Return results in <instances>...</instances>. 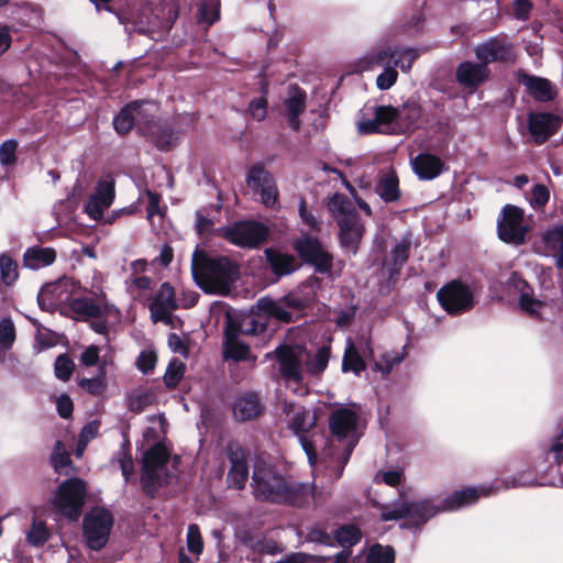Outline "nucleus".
Returning a JSON list of instances; mask_svg holds the SVG:
<instances>
[{
  "label": "nucleus",
  "mask_w": 563,
  "mask_h": 563,
  "mask_svg": "<svg viewBox=\"0 0 563 563\" xmlns=\"http://www.w3.org/2000/svg\"><path fill=\"white\" fill-rule=\"evenodd\" d=\"M18 142L13 139L5 140L0 145V164L2 166H12L16 162Z\"/></svg>",
  "instance_id": "6e6d98bb"
},
{
  "label": "nucleus",
  "mask_w": 563,
  "mask_h": 563,
  "mask_svg": "<svg viewBox=\"0 0 563 563\" xmlns=\"http://www.w3.org/2000/svg\"><path fill=\"white\" fill-rule=\"evenodd\" d=\"M264 410V404L256 393L247 391L239 396L233 404V416L239 421L257 418Z\"/></svg>",
  "instance_id": "393cba45"
},
{
  "label": "nucleus",
  "mask_w": 563,
  "mask_h": 563,
  "mask_svg": "<svg viewBox=\"0 0 563 563\" xmlns=\"http://www.w3.org/2000/svg\"><path fill=\"white\" fill-rule=\"evenodd\" d=\"M411 239L409 235L402 236L393 249L391 256L395 265H402L408 260Z\"/></svg>",
  "instance_id": "bf43d9fd"
},
{
  "label": "nucleus",
  "mask_w": 563,
  "mask_h": 563,
  "mask_svg": "<svg viewBox=\"0 0 563 563\" xmlns=\"http://www.w3.org/2000/svg\"><path fill=\"white\" fill-rule=\"evenodd\" d=\"M338 224L340 227V240L342 245L351 249L353 253H355L357 244L360 243L364 233V227L357 214L350 217V219L346 221L340 222Z\"/></svg>",
  "instance_id": "2f4dec72"
},
{
  "label": "nucleus",
  "mask_w": 563,
  "mask_h": 563,
  "mask_svg": "<svg viewBox=\"0 0 563 563\" xmlns=\"http://www.w3.org/2000/svg\"><path fill=\"white\" fill-rule=\"evenodd\" d=\"M224 356L234 361H246L254 364L256 356L252 355L246 344L242 343L230 331L227 332V340L224 343Z\"/></svg>",
  "instance_id": "f704fd0d"
},
{
  "label": "nucleus",
  "mask_w": 563,
  "mask_h": 563,
  "mask_svg": "<svg viewBox=\"0 0 563 563\" xmlns=\"http://www.w3.org/2000/svg\"><path fill=\"white\" fill-rule=\"evenodd\" d=\"M231 467L228 473V483L231 487L242 489L249 478V466L244 451L236 444L227 448Z\"/></svg>",
  "instance_id": "4be33fe9"
},
{
  "label": "nucleus",
  "mask_w": 563,
  "mask_h": 563,
  "mask_svg": "<svg viewBox=\"0 0 563 563\" xmlns=\"http://www.w3.org/2000/svg\"><path fill=\"white\" fill-rule=\"evenodd\" d=\"M49 537V532L43 521L34 520L31 529L26 532V541L33 547L43 545Z\"/></svg>",
  "instance_id": "3c124183"
},
{
  "label": "nucleus",
  "mask_w": 563,
  "mask_h": 563,
  "mask_svg": "<svg viewBox=\"0 0 563 563\" xmlns=\"http://www.w3.org/2000/svg\"><path fill=\"white\" fill-rule=\"evenodd\" d=\"M74 362L66 354H60L55 361V376L63 382H67L74 372Z\"/></svg>",
  "instance_id": "13d9d810"
},
{
  "label": "nucleus",
  "mask_w": 563,
  "mask_h": 563,
  "mask_svg": "<svg viewBox=\"0 0 563 563\" xmlns=\"http://www.w3.org/2000/svg\"><path fill=\"white\" fill-rule=\"evenodd\" d=\"M510 292L518 295L519 309L533 318H542L551 309L547 300L536 297L531 286L517 273H511L507 283Z\"/></svg>",
  "instance_id": "ddd939ff"
},
{
  "label": "nucleus",
  "mask_w": 563,
  "mask_h": 563,
  "mask_svg": "<svg viewBox=\"0 0 563 563\" xmlns=\"http://www.w3.org/2000/svg\"><path fill=\"white\" fill-rule=\"evenodd\" d=\"M361 531L354 525H346L339 528L335 532V538L343 550H347L361 540Z\"/></svg>",
  "instance_id": "09e8293b"
},
{
  "label": "nucleus",
  "mask_w": 563,
  "mask_h": 563,
  "mask_svg": "<svg viewBox=\"0 0 563 563\" xmlns=\"http://www.w3.org/2000/svg\"><path fill=\"white\" fill-rule=\"evenodd\" d=\"M260 308L266 313L280 321L288 322L291 320V309H299L303 306L300 299L292 296H287L280 300L261 299L258 301Z\"/></svg>",
  "instance_id": "5701e85b"
},
{
  "label": "nucleus",
  "mask_w": 563,
  "mask_h": 563,
  "mask_svg": "<svg viewBox=\"0 0 563 563\" xmlns=\"http://www.w3.org/2000/svg\"><path fill=\"white\" fill-rule=\"evenodd\" d=\"M421 117V110L416 103H406L397 108V128L400 133L413 131L418 126Z\"/></svg>",
  "instance_id": "c9c22d12"
},
{
  "label": "nucleus",
  "mask_w": 563,
  "mask_h": 563,
  "mask_svg": "<svg viewBox=\"0 0 563 563\" xmlns=\"http://www.w3.org/2000/svg\"><path fill=\"white\" fill-rule=\"evenodd\" d=\"M172 27L170 19H159L155 15L154 20H150L145 25L142 21L134 23V31L150 35L155 41H161Z\"/></svg>",
  "instance_id": "58836bf2"
},
{
  "label": "nucleus",
  "mask_w": 563,
  "mask_h": 563,
  "mask_svg": "<svg viewBox=\"0 0 563 563\" xmlns=\"http://www.w3.org/2000/svg\"><path fill=\"white\" fill-rule=\"evenodd\" d=\"M266 329V319L261 314H244L241 318L239 331L246 335H257Z\"/></svg>",
  "instance_id": "c03bdc74"
},
{
  "label": "nucleus",
  "mask_w": 563,
  "mask_h": 563,
  "mask_svg": "<svg viewBox=\"0 0 563 563\" xmlns=\"http://www.w3.org/2000/svg\"><path fill=\"white\" fill-rule=\"evenodd\" d=\"M156 363H157V355H156L155 351L147 349V350L141 351V353L136 357L135 366L137 367V369L140 372H142L143 374L146 375L155 368Z\"/></svg>",
  "instance_id": "4d7b16f0"
},
{
  "label": "nucleus",
  "mask_w": 563,
  "mask_h": 563,
  "mask_svg": "<svg viewBox=\"0 0 563 563\" xmlns=\"http://www.w3.org/2000/svg\"><path fill=\"white\" fill-rule=\"evenodd\" d=\"M329 362V350L322 347L317 351L316 354L310 355L307 351V358H305L303 364L306 365V372L312 375L320 374L323 372Z\"/></svg>",
  "instance_id": "49530a36"
},
{
  "label": "nucleus",
  "mask_w": 563,
  "mask_h": 563,
  "mask_svg": "<svg viewBox=\"0 0 563 563\" xmlns=\"http://www.w3.org/2000/svg\"><path fill=\"white\" fill-rule=\"evenodd\" d=\"M375 191L385 202H394L400 198L398 177L391 167L379 170Z\"/></svg>",
  "instance_id": "cd10ccee"
},
{
  "label": "nucleus",
  "mask_w": 563,
  "mask_h": 563,
  "mask_svg": "<svg viewBox=\"0 0 563 563\" xmlns=\"http://www.w3.org/2000/svg\"><path fill=\"white\" fill-rule=\"evenodd\" d=\"M56 260V251L53 247L32 246L23 254V265L36 271L52 265Z\"/></svg>",
  "instance_id": "7c9ffc66"
},
{
  "label": "nucleus",
  "mask_w": 563,
  "mask_h": 563,
  "mask_svg": "<svg viewBox=\"0 0 563 563\" xmlns=\"http://www.w3.org/2000/svg\"><path fill=\"white\" fill-rule=\"evenodd\" d=\"M490 489L492 488L487 486H478L456 490L452 495L442 500V509L444 511H453L462 507L472 505L476 503L479 497L488 496Z\"/></svg>",
  "instance_id": "a878e982"
},
{
  "label": "nucleus",
  "mask_w": 563,
  "mask_h": 563,
  "mask_svg": "<svg viewBox=\"0 0 563 563\" xmlns=\"http://www.w3.org/2000/svg\"><path fill=\"white\" fill-rule=\"evenodd\" d=\"M549 190L544 185H534L531 189L529 202L533 208H541L549 201Z\"/></svg>",
  "instance_id": "e2e57ef3"
},
{
  "label": "nucleus",
  "mask_w": 563,
  "mask_h": 563,
  "mask_svg": "<svg viewBox=\"0 0 563 563\" xmlns=\"http://www.w3.org/2000/svg\"><path fill=\"white\" fill-rule=\"evenodd\" d=\"M373 350L368 341H364L360 347L349 341L342 361L343 372H353L356 376L365 369V356H372Z\"/></svg>",
  "instance_id": "b1692460"
},
{
  "label": "nucleus",
  "mask_w": 563,
  "mask_h": 563,
  "mask_svg": "<svg viewBox=\"0 0 563 563\" xmlns=\"http://www.w3.org/2000/svg\"><path fill=\"white\" fill-rule=\"evenodd\" d=\"M137 102H131L126 104L113 119L114 130L123 135L130 132L136 126V117L133 113V109L136 108Z\"/></svg>",
  "instance_id": "a19ab883"
},
{
  "label": "nucleus",
  "mask_w": 563,
  "mask_h": 563,
  "mask_svg": "<svg viewBox=\"0 0 563 563\" xmlns=\"http://www.w3.org/2000/svg\"><path fill=\"white\" fill-rule=\"evenodd\" d=\"M379 510L383 521L407 518L415 525H423L438 512L444 511L442 509V501L440 504L430 499L408 501L404 499L402 494H400V498L397 501L391 505H383L379 507Z\"/></svg>",
  "instance_id": "39448f33"
},
{
  "label": "nucleus",
  "mask_w": 563,
  "mask_h": 563,
  "mask_svg": "<svg viewBox=\"0 0 563 563\" xmlns=\"http://www.w3.org/2000/svg\"><path fill=\"white\" fill-rule=\"evenodd\" d=\"M191 272L199 287L209 294L227 295L238 278L236 265L225 256H207L196 250Z\"/></svg>",
  "instance_id": "f03ea898"
},
{
  "label": "nucleus",
  "mask_w": 563,
  "mask_h": 563,
  "mask_svg": "<svg viewBox=\"0 0 563 563\" xmlns=\"http://www.w3.org/2000/svg\"><path fill=\"white\" fill-rule=\"evenodd\" d=\"M356 423L357 415L350 408L334 410L329 419L332 434L336 437L339 441H345V460L349 459L358 440Z\"/></svg>",
  "instance_id": "2eb2a0df"
},
{
  "label": "nucleus",
  "mask_w": 563,
  "mask_h": 563,
  "mask_svg": "<svg viewBox=\"0 0 563 563\" xmlns=\"http://www.w3.org/2000/svg\"><path fill=\"white\" fill-rule=\"evenodd\" d=\"M246 183L250 188L257 191L262 202L266 207H275L277 205L278 191L273 176L260 166L250 169Z\"/></svg>",
  "instance_id": "a211bd4d"
},
{
  "label": "nucleus",
  "mask_w": 563,
  "mask_h": 563,
  "mask_svg": "<svg viewBox=\"0 0 563 563\" xmlns=\"http://www.w3.org/2000/svg\"><path fill=\"white\" fill-rule=\"evenodd\" d=\"M155 401V395L150 389H136L132 391L128 399L126 405L131 411L141 412L150 407Z\"/></svg>",
  "instance_id": "37998d69"
},
{
  "label": "nucleus",
  "mask_w": 563,
  "mask_h": 563,
  "mask_svg": "<svg viewBox=\"0 0 563 563\" xmlns=\"http://www.w3.org/2000/svg\"><path fill=\"white\" fill-rule=\"evenodd\" d=\"M128 289L134 296L140 299L144 291L150 290L152 286V278L147 276H134L128 282Z\"/></svg>",
  "instance_id": "052dcab7"
},
{
  "label": "nucleus",
  "mask_w": 563,
  "mask_h": 563,
  "mask_svg": "<svg viewBox=\"0 0 563 563\" xmlns=\"http://www.w3.org/2000/svg\"><path fill=\"white\" fill-rule=\"evenodd\" d=\"M265 255L276 275H287L297 268V262L292 255L280 253L272 249L266 250Z\"/></svg>",
  "instance_id": "e433bc0d"
},
{
  "label": "nucleus",
  "mask_w": 563,
  "mask_h": 563,
  "mask_svg": "<svg viewBox=\"0 0 563 563\" xmlns=\"http://www.w3.org/2000/svg\"><path fill=\"white\" fill-rule=\"evenodd\" d=\"M220 18V0H201L198 9V21L207 25L213 24Z\"/></svg>",
  "instance_id": "a18cd8bd"
},
{
  "label": "nucleus",
  "mask_w": 563,
  "mask_h": 563,
  "mask_svg": "<svg viewBox=\"0 0 563 563\" xmlns=\"http://www.w3.org/2000/svg\"><path fill=\"white\" fill-rule=\"evenodd\" d=\"M177 308L174 288L168 283L161 285L159 289L151 297L148 303L151 319L154 323H169L172 314Z\"/></svg>",
  "instance_id": "dca6fc26"
},
{
  "label": "nucleus",
  "mask_w": 563,
  "mask_h": 563,
  "mask_svg": "<svg viewBox=\"0 0 563 563\" xmlns=\"http://www.w3.org/2000/svg\"><path fill=\"white\" fill-rule=\"evenodd\" d=\"M411 165L419 179L431 180L442 173L444 163L435 155L422 153L411 161Z\"/></svg>",
  "instance_id": "c85d7f7f"
},
{
  "label": "nucleus",
  "mask_w": 563,
  "mask_h": 563,
  "mask_svg": "<svg viewBox=\"0 0 563 563\" xmlns=\"http://www.w3.org/2000/svg\"><path fill=\"white\" fill-rule=\"evenodd\" d=\"M137 106L133 109V113L136 117V128L143 134H154V120L158 111V107L155 102L151 101H136Z\"/></svg>",
  "instance_id": "473e14b6"
},
{
  "label": "nucleus",
  "mask_w": 563,
  "mask_h": 563,
  "mask_svg": "<svg viewBox=\"0 0 563 563\" xmlns=\"http://www.w3.org/2000/svg\"><path fill=\"white\" fill-rule=\"evenodd\" d=\"M0 273L2 282L10 286L19 277L16 263L8 255H0Z\"/></svg>",
  "instance_id": "603ef678"
},
{
  "label": "nucleus",
  "mask_w": 563,
  "mask_h": 563,
  "mask_svg": "<svg viewBox=\"0 0 563 563\" xmlns=\"http://www.w3.org/2000/svg\"><path fill=\"white\" fill-rule=\"evenodd\" d=\"M114 200V181L111 178L102 179L98 183L95 194H92L86 203V212L93 220L101 219L104 211Z\"/></svg>",
  "instance_id": "aec40b11"
},
{
  "label": "nucleus",
  "mask_w": 563,
  "mask_h": 563,
  "mask_svg": "<svg viewBox=\"0 0 563 563\" xmlns=\"http://www.w3.org/2000/svg\"><path fill=\"white\" fill-rule=\"evenodd\" d=\"M489 70L482 62H463L456 69V79L466 88H476L488 77Z\"/></svg>",
  "instance_id": "bb28decb"
},
{
  "label": "nucleus",
  "mask_w": 563,
  "mask_h": 563,
  "mask_svg": "<svg viewBox=\"0 0 563 563\" xmlns=\"http://www.w3.org/2000/svg\"><path fill=\"white\" fill-rule=\"evenodd\" d=\"M187 547L191 553L200 554L203 550V541L197 525H190L187 531Z\"/></svg>",
  "instance_id": "680f3d73"
},
{
  "label": "nucleus",
  "mask_w": 563,
  "mask_h": 563,
  "mask_svg": "<svg viewBox=\"0 0 563 563\" xmlns=\"http://www.w3.org/2000/svg\"><path fill=\"white\" fill-rule=\"evenodd\" d=\"M562 121L560 115L550 112L529 113L528 130L531 142L536 144L544 143L550 136L558 132Z\"/></svg>",
  "instance_id": "f3484780"
},
{
  "label": "nucleus",
  "mask_w": 563,
  "mask_h": 563,
  "mask_svg": "<svg viewBox=\"0 0 563 563\" xmlns=\"http://www.w3.org/2000/svg\"><path fill=\"white\" fill-rule=\"evenodd\" d=\"M284 412L288 421L289 428L299 437L300 444L308 457L309 464L317 463V451L314 444L305 437L312 427H314L317 418L313 412L305 407L297 406L292 402H285Z\"/></svg>",
  "instance_id": "1a4fd4ad"
},
{
  "label": "nucleus",
  "mask_w": 563,
  "mask_h": 563,
  "mask_svg": "<svg viewBox=\"0 0 563 563\" xmlns=\"http://www.w3.org/2000/svg\"><path fill=\"white\" fill-rule=\"evenodd\" d=\"M380 126H386L390 130H382L385 134H399L397 128V108L391 106H379L374 109Z\"/></svg>",
  "instance_id": "79ce46f5"
},
{
  "label": "nucleus",
  "mask_w": 563,
  "mask_h": 563,
  "mask_svg": "<svg viewBox=\"0 0 563 563\" xmlns=\"http://www.w3.org/2000/svg\"><path fill=\"white\" fill-rule=\"evenodd\" d=\"M185 364L181 361H170L163 377L165 385L169 388L176 387L185 374Z\"/></svg>",
  "instance_id": "864d4df0"
},
{
  "label": "nucleus",
  "mask_w": 563,
  "mask_h": 563,
  "mask_svg": "<svg viewBox=\"0 0 563 563\" xmlns=\"http://www.w3.org/2000/svg\"><path fill=\"white\" fill-rule=\"evenodd\" d=\"M279 373L288 388L294 394L306 395L307 385L303 383V362L307 350L300 345H283L275 351Z\"/></svg>",
  "instance_id": "20e7f679"
},
{
  "label": "nucleus",
  "mask_w": 563,
  "mask_h": 563,
  "mask_svg": "<svg viewBox=\"0 0 563 563\" xmlns=\"http://www.w3.org/2000/svg\"><path fill=\"white\" fill-rule=\"evenodd\" d=\"M404 473L401 468L383 470L376 474V482H383L389 486H397L401 483Z\"/></svg>",
  "instance_id": "0e129e2a"
},
{
  "label": "nucleus",
  "mask_w": 563,
  "mask_h": 563,
  "mask_svg": "<svg viewBox=\"0 0 563 563\" xmlns=\"http://www.w3.org/2000/svg\"><path fill=\"white\" fill-rule=\"evenodd\" d=\"M437 298L441 307L450 314L464 313L474 306L471 288L459 280H452L441 287Z\"/></svg>",
  "instance_id": "4468645a"
},
{
  "label": "nucleus",
  "mask_w": 563,
  "mask_h": 563,
  "mask_svg": "<svg viewBox=\"0 0 563 563\" xmlns=\"http://www.w3.org/2000/svg\"><path fill=\"white\" fill-rule=\"evenodd\" d=\"M113 526L112 514L104 508L96 507L84 518V536L91 550L102 549Z\"/></svg>",
  "instance_id": "9d476101"
},
{
  "label": "nucleus",
  "mask_w": 563,
  "mask_h": 563,
  "mask_svg": "<svg viewBox=\"0 0 563 563\" xmlns=\"http://www.w3.org/2000/svg\"><path fill=\"white\" fill-rule=\"evenodd\" d=\"M267 234V228L257 221H241L221 229V235L227 241L244 249L260 246Z\"/></svg>",
  "instance_id": "9b49d317"
},
{
  "label": "nucleus",
  "mask_w": 563,
  "mask_h": 563,
  "mask_svg": "<svg viewBox=\"0 0 563 563\" xmlns=\"http://www.w3.org/2000/svg\"><path fill=\"white\" fill-rule=\"evenodd\" d=\"M327 207L338 223L356 216L351 201L343 194H334L329 199Z\"/></svg>",
  "instance_id": "4c0bfd02"
},
{
  "label": "nucleus",
  "mask_w": 563,
  "mask_h": 563,
  "mask_svg": "<svg viewBox=\"0 0 563 563\" xmlns=\"http://www.w3.org/2000/svg\"><path fill=\"white\" fill-rule=\"evenodd\" d=\"M251 485L254 497L258 500L299 507L316 503L313 485L287 479L263 460H257L254 464Z\"/></svg>",
  "instance_id": "f257e3e1"
},
{
  "label": "nucleus",
  "mask_w": 563,
  "mask_h": 563,
  "mask_svg": "<svg viewBox=\"0 0 563 563\" xmlns=\"http://www.w3.org/2000/svg\"><path fill=\"white\" fill-rule=\"evenodd\" d=\"M357 129L361 134L382 133V130H389L386 126H380L376 114L373 118H362L357 122Z\"/></svg>",
  "instance_id": "338daca9"
},
{
  "label": "nucleus",
  "mask_w": 563,
  "mask_h": 563,
  "mask_svg": "<svg viewBox=\"0 0 563 563\" xmlns=\"http://www.w3.org/2000/svg\"><path fill=\"white\" fill-rule=\"evenodd\" d=\"M168 461L169 453L162 444L145 452L141 481L146 494L153 495L157 487L169 483L172 475L167 468Z\"/></svg>",
  "instance_id": "423d86ee"
},
{
  "label": "nucleus",
  "mask_w": 563,
  "mask_h": 563,
  "mask_svg": "<svg viewBox=\"0 0 563 563\" xmlns=\"http://www.w3.org/2000/svg\"><path fill=\"white\" fill-rule=\"evenodd\" d=\"M298 255L314 267L316 272L331 275L333 256L321 242L309 234H301L294 242Z\"/></svg>",
  "instance_id": "f8f14e48"
},
{
  "label": "nucleus",
  "mask_w": 563,
  "mask_h": 563,
  "mask_svg": "<svg viewBox=\"0 0 563 563\" xmlns=\"http://www.w3.org/2000/svg\"><path fill=\"white\" fill-rule=\"evenodd\" d=\"M79 386L93 396L102 395L107 389L104 369H101L100 375L95 378H82Z\"/></svg>",
  "instance_id": "5fc2aeb1"
},
{
  "label": "nucleus",
  "mask_w": 563,
  "mask_h": 563,
  "mask_svg": "<svg viewBox=\"0 0 563 563\" xmlns=\"http://www.w3.org/2000/svg\"><path fill=\"white\" fill-rule=\"evenodd\" d=\"M249 111L253 119L262 121L267 114V101L265 98H255L250 102Z\"/></svg>",
  "instance_id": "774afa93"
},
{
  "label": "nucleus",
  "mask_w": 563,
  "mask_h": 563,
  "mask_svg": "<svg viewBox=\"0 0 563 563\" xmlns=\"http://www.w3.org/2000/svg\"><path fill=\"white\" fill-rule=\"evenodd\" d=\"M530 230V221L525 211L514 205H506L497 220L498 238L509 244L521 245Z\"/></svg>",
  "instance_id": "0eeeda50"
},
{
  "label": "nucleus",
  "mask_w": 563,
  "mask_h": 563,
  "mask_svg": "<svg viewBox=\"0 0 563 563\" xmlns=\"http://www.w3.org/2000/svg\"><path fill=\"white\" fill-rule=\"evenodd\" d=\"M545 247L556 256V266L563 267V224L555 225L543 233Z\"/></svg>",
  "instance_id": "ea45409f"
},
{
  "label": "nucleus",
  "mask_w": 563,
  "mask_h": 563,
  "mask_svg": "<svg viewBox=\"0 0 563 563\" xmlns=\"http://www.w3.org/2000/svg\"><path fill=\"white\" fill-rule=\"evenodd\" d=\"M476 58L485 66L494 62L509 60L512 55V45L505 37H492L474 48Z\"/></svg>",
  "instance_id": "6ab92c4d"
},
{
  "label": "nucleus",
  "mask_w": 563,
  "mask_h": 563,
  "mask_svg": "<svg viewBox=\"0 0 563 563\" xmlns=\"http://www.w3.org/2000/svg\"><path fill=\"white\" fill-rule=\"evenodd\" d=\"M366 563H395V552L390 547L374 544L368 550Z\"/></svg>",
  "instance_id": "8fccbe9b"
},
{
  "label": "nucleus",
  "mask_w": 563,
  "mask_h": 563,
  "mask_svg": "<svg viewBox=\"0 0 563 563\" xmlns=\"http://www.w3.org/2000/svg\"><path fill=\"white\" fill-rule=\"evenodd\" d=\"M69 455L62 441H57L52 453V463L56 471H60L69 463Z\"/></svg>",
  "instance_id": "69168bd1"
},
{
  "label": "nucleus",
  "mask_w": 563,
  "mask_h": 563,
  "mask_svg": "<svg viewBox=\"0 0 563 563\" xmlns=\"http://www.w3.org/2000/svg\"><path fill=\"white\" fill-rule=\"evenodd\" d=\"M86 484L79 478L65 481L51 503L55 511L70 520H77L85 503Z\"/></svg>",
  "instance_id": "6e6552de"
},
{
  "label": "nucleus",
  "mask_w": 563,
  "mask_h": 563,
  "mask_svg": "<svg viewBox=\"0 0 563 563\" xmlns=\"http://www.w3.org/2000/svg\"><path fill=\"white\" fill-rule=\"evenodd\" d=\"M418 56L419 53L416 48L386 46L360 59L357 69L360 71H367L378 66L383 67L384 70L376 78V86L380 90H388L396 84L398 78V73L395 68L399 67L401 71L408 73Z\"/></svg>",
  "instance_id": "7ed1b4c3"
},
{
  "label": "nucleus",
  "mask_w": 563,
  "mask_h": 563,
  "mask_svg": "<svg viewBox=\"0 0 563 563\" xmlns=\"http://www.w3.org/2000/svg\"><path fill=\"white\" fill-rule=\"evenodd\" d=\"M285 107L288 117V123L290 128L298 131L300 128V121L298 117L303 112L306 108V93L298 86H289L287 97L285 99Z\"/></svg>",
  "instance_id": "c756f323"
},
{
  "label": "nucleus",
  "mask_w": 563,
  "mask_h": 563,
  "mask_svg": "<svg viewBox=\"0 0 563 563\" xmlns=\"http://www.w3.org/2000/svg\"><path fill=\"white\" fill-rule=\"evenodd\" d=\"M405 358L404 352L389 351L385 352L379 356V360L375 361L374 369L380 372L384 376L388 375L395 365L400 364Z\"/></svg>",
  "instance_id": "de8ad7c7"
},
{
  "label": "nucleus",
  "mask_w": 563,
  "mask_h": 563,
  "mask_svg": "<svg viewBox=\"0 0 563 563\" xmlns=\"http://www.w3.org/2000/svg\"><path fill=\"white\" fill-rule=\"evenodd\" d=\"M521 82L536 100L550 101L555 96V88L548 79L525 75Z\"/></svg>",
  "instance_id": "72a5a7b5"
},
{
  "label": "nucleus",
  "mask_w": 563,
  "mask_h": 563,
  "mask_svg": "<svg viewBox=\"0 0 563 563\" xmlns=\"http://www.w3.org/2000/svg\"><path fill=\"white\" fill-rule=\"evenodd\" d=\"M70 307L74 312L86 319L119 318V310L113 305L91 298L74 299Z\"/></svg>",
  "instance_id": "412c9836"
}]
</instances>
